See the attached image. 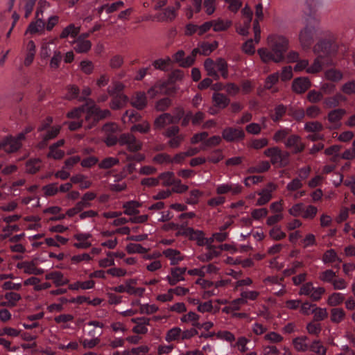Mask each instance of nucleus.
I'll return each instance as SVG.
<instances>
[{
	"label": "nucleus",
	"instance_id": "1",
	"mask_svg": "<svg viewBox=\"0 0 355 355\" xmlns=\"http://www.w3.org/2000/svg\"><path fill=\"white\" fill-rule=\"evenodd\" d=\"M110 115L108 110H101L98 106L94 105L87 108L85 116V125L86 129H91L101 119H105Z\"/></svg>",
	"mask_w": 355,
	"mask_h": 355
},
{
	"label": "nucleus",
	"instance_id": "2",
	"mask_svg": "<svg viewBox=\"0 0 355 355\" xmlns=\"http://www.w3.org/2000/svg\"><path fill=\"white\" fill-rule=\"evenodd\" d=\"M338 49L335 38L331 36L328 38L320 40L313 47V51L320 54L321 57L335 54Z\"/></svg>",
	"mask_w": 355,
	"mask_h": 355
},
{
	"label": "nucleus",
	"instance_id": "3",
	"mask_svg": "<svg viewBox=\"0 0 355 355\" xmlns=\"http://www.w3.org/2000/svg\"><path fill=\"white\" fill-rule=\"evenodd\" d=\"M264 155L270 158L272 164L285 166L288 164L289 153L282 151L279 147L267 148L264 151Z\"/></svg>",
	"mask_w": 355,
	"mask_h": 355
},
{
	"label": "nucleus",
	"instance_id": "4",
	"mask_svg": "<svg viewBox=\"0 0 355 355\" xmlns=\"http://www.w3.org/2000/svg\"><path fill=\"white\" fill-rule=\"evenodd\" d=\"M257 53L263 62L268 63L274 62L275 63L282 62L284 60V55L280 50L275 47L261 48L257 50Z\"/></svg>",
	"mask_w": 355,
	"mask_h": 355
},
{
	"label": "nucleus",
	"instance_id": "5",
	"mask_svg": "<svg viewBox=\"0 0 355 355\" xmlns=\"http://www.w3.org/2000/svg\"><path fill=\"white\" fill-rule=\"evenodd\" d=\"M119 144L125 146L130 152H137L141 149L142 143L136 139L132 133H123L119 137Z\"/></svg>",
	"mask_w": 355,
	"mask_h": 355
},
{
	"label": "nucleus",
	"instance_id": "6",
	"mask_svg": "<svg viewBox=\"0 0 355 355\" xmlns=\"http://www.w3.org/2000/svg\"><path fill=\"white\" fill-rule=\"evenodd\" d=\"M245 136L241 128L227 127L222 131V138L227 142H239L243 140Z\"/></svg>",
	"mask_w": 355,
	"mask_h": 355
},
{
	"label": "nucleus",
	"instance_id": "7",
	"mask_svg": "<svg viewBox=\"0 0 355 355\" xmlns=\"http://www.w3.org/2000/svg\"><path fill=\"white\" fill-rule=\"evenodd\" d=\"M315 29L313 26H307L299 33V41L302 49L310 48L313 42Z\"/></svg>",
	"mask_w": 355,
	"mask_h": 355
},
{
	"label": "nucleus",
	"instance_id": "8",
	"mask_svg": "<svg viewBox=\"0 0 355 355\" xmlns=\"http://www.w3.org/2000/svg\"><path fill=\"white\" fill-rule=\"evenodd\" d=\"M268 47H275L284 55L288 49V40L280 35H271L267 38Z\"/></svg>",
	"mask_w": 355,
	"mask_h": 355
},
{
	"label": "nucleus",
	"instance_id": "9",
	"mask_svg": "<svg viewBox=\"0 0 355 355\" xmlns=\"http://www.w3.org/2000/svg\"><path fill=\"white\" fill-rule=\"evenodd\" d=\"M345 114L346 110L343 108H336L331 110L327 116V119L330 123L329 128L334 130L340 128L341 125L340 121Z\"/></svg>",
	"mask_w": 355,
	"mask_h": 355
},
{
	"label": "nucleus",
	"instance_id": "10",
	"mask_svg": "<svg viewBox=\"0 0 355 355\" xmlns=\"http://www.w3.org/2000/svg\"><path fill=\"white\" fill-rule=\"evenodd\" d=\"M180 234L189 237L190 240L196 241L200 246L205 245V238L202 231L195 230L191 227H186L183 228Z\"/></svg>",
	"mask_w": 355,
	"mask_h": 355
},
{
	"label": "nucleus",
	"instance_id": "11",
	"mask_svg": "<svg viewBox=\"0 0 355 355\" xmlns=\"http://www.w3.org/2000/svg\"><path fill=\"white\" fill-rule=\"evenodd\" d=\"M21 146V142L12 136L6 137L0 141V150H3L8 153L17 151Z\"/></svg>",
	"mask_w": 355,
	"mask_h": 355
},
{
	"label": "nucleus",
	"instance_id": "12",
	"mask_svg": "<svg viewBox=\"0 0 355 355\" xmlns=\"http://www.w3.org/2000/svg\"><path fill=\"white\" fill-rule=\"evenodd\" d=\"M284 145L286 148L293 149V153H299L305 148V145L302 141L301 137L297 135H289L284 141Z\"/></svg>",
	"mask_w": 355,
	"mask_h": 355
},
{
	"label": "nucleus",
	"instance_id": "13",
	"mask_svg": "<svg viewBox=\"0 0 355 355\" xmlns=\"http://www.w3.org/2000/svg\"><path fill=\"white\" fill-rule=\"evenodd\" d=\"M311 86L310 80L306 77L295 78L292 83L293 91L296 94H303Z\"/></svg>",
	"mask_w": 355,
	"mask_h": 355
},
{
	"label": "nucleus",
	"instance_id": "14",
	"mask_svg": "<svg viewBox=\"0 0 355 355\" xmlns=\"http://www.w3.org/2000/svg\"><path fill=\"white\" fill-rule=\"evenodd\" d=\"M310 343L309 338L306 336H297L292 340V345L294 349L301 353L309 352Z\"/></svg>",
	"mask_w": 355,
	"mask_h": 355
},
{
	"label": "nucleus",
	"instance_id": "15",
	"mask_svg": "<svg viewBox=\"0 0 355 355\" xmlns=\"http://www.w3.org/2000/svg\"><path fill=\"white\" fill-rule=\"evenodd\" d=\"M346 101L347 98L343 94L337 92L334 96L325 98L322 104L324 109H331L338 107L340 103Z\"/></svg>",
	"mask_w": 355,
	"mask_h": 355
},
{
	"label": "nucleus",
	"instance_id": "16",
	"mask_svg": "<svg viewBox=\"0 0 355 355\" xmlns=\"http://www.w3.org/2000/svg\"><path fill=\"white\" fill-rule=\"evenodd\" d=\"M187 271L184 267H175L171 269V274L166 277V279L171 286H174L178 282L184 280V275Z\"/></svg>",
	"mask_w": 355,
	"mask_h": 355
},
{
	"label": "nucleus",
	"instance_id": "17",
	"mask_svg": "<svg viewBox=\"0 0 355 355\" xmlns=\"http://www.w3.org/2000/svg\"><path fill=\"white\" fill-rule=\"evenodd\" d=\"M256 19L253 22V29L254 33V41L259 43L260 40L261 29L259 26V21L263 18V6L261 3H258L255 7Z\"/></svg>",
	"mask_w": 355,
	"mask_h": 355
},
{
	"label": "nucleus",
	"instance_id": "18",
	"mask_svg": "<svg viewBox=\"0 0 355 355\" xmlns=\"http://www.w3.org/2000/svg\"><path fill=\"white\" fill-rule=\"evenodd\" d=\"M131 322L136 325L132 331L137 334H146L148 332L147 326L150 324V319L145 317L132 318Z\"/></svg>",
	"mask_w": 355,
	"mask_h": 355
},
{
	"label": "nucleus",
	"instance_id": "19",
	"mask_svg": "<svg viewBox=\"0 0 355 355\" xmlns=\"http://www.w3.org/2000/svg\"><path fill=\"white\" fill-rule=\"evenodd\" d=\"M276 189V186L272 183L268 184V188L261 190L258 192V195L260 196L256 202V205L262 206L267 204L272 198L271 193Z\"/></svg>",
	"mask_w": 355,
	"mask_h": 355
},
{
	"label": "nucleus",
	"instance_id": "20",
	"mask_svg": "<svg viewBox=\"0 0 355 355\" xmlns=\"http://www.w3.org/2000/svg\"><path fill=\"white\" fill-rule=\"evenodd\" d=\"M45 279L52 281L57 287L66 285L69 282V279L65 277L60 271L58 270H54L46 274Z\"/></svg>",
	"mask_w": 355,
	"mask_h": 355
},
{
	"label": "nucleus",
	"instance_id": "21",
	"mask_svg": "<svg viewBox=\"0 0 355 355\" xmlns=\"http://www.w3.org/2000/svg\"><path fill=\"white\" fill-rule=\"evenodd\" d=\"M180 8V3L177 2L175 6L168 7L160 12L157 18L159 21H172L176 17V10Z\"/></svg>",
	"mask_w": 355,
	"mask_h": 355
},
{
	"label": "nucleus",
	"instance_id": "22",
	"mask_svg": "<svg viewBox=\"0 0 355 355\" xmlns=\"http://www.w3.org/2000/svg\"><path fill=\"white\" fill-rule=\"evenodd\" d=\"M45 30V22L43 19H35V21H31L26 30L25 34L31 35H42Z\"/></svg>",
	"mask_w": 355,
	"mask_h": 355
},
{
	"label": "nucleus",
	"instance_id": "23",
	"mask_svg": "<svg viewBox=\"0 0 355 355\" xmlns=\"http://www.w3.org/2000/svg\"><path fill=\"white\" fill-rule=\"evenodd\" d=\"M206 250L205 252L202 253L198 257V259L202 262L209 261L220 254V250H219L218 247L213 245H209V247L206 248Z\"/></svg>",
	"mask_w": 355,
	"mask_h": 355
},
{
	"label": "nucleus",
	"instance_id": "24",
	"mask_svg": "<svg viewBox=\"0 0 355 355\" xmlns=\"http://www.w3.org/2000/svg\"><path fill=\"white\" fill-rule=\"evenodd\" d=\"M242 191V187L239 184H222L217 186L216 191L218 195L225 194L228 192H232V194L236 195L240 193Z\"/></svg>",
	"mask_w": 355,
	"mask_h": 355
},
{
	"label": "nucleus",
	"instance_id": "25",
	"mask_svg": "<svg viewBox=\"0 0 355 355\" xmlns=\"http://www.w3.org/2000/svg\"><path fill=\"white\" fill-rule=\"evenodd\" d=\"M74 50L78 53H87L92 48V42L85 40L83 35H80L74 42Z\"/></svg>",
	"mask_w": 355,
	"mask_h": 355
},
{
	"label": "nucleus",
	"instance_id": "26",
	"mask_svg": "<svg viewBox=\"0 0 355 355\" xmlns=\"http://www.w3.org/2000/svg\"><path fill=\"white\" fill-rule=\"evenodd\" d=\"M141 206V203L136 200H130L123 204V213L130 217L139 214V208Z\"/></svg>",
	"mask_w": 355,
	"mask_h": 355
},
{
	"label": "nucleus",
	"instance_id": "27",
	"mask_svg": "<svg viewBox=\"0 0 355 355\" xmlns=\"http://www.w3.org/2000/svg\"><path fill=\"white\" fill-rule=\"evenodd\" d=\"M169 124H173L172 114L164 113L155 119L153 125L155 129L160 130Z\"/></svg>",
	"mask_w": 355,
	"mask_h": 355
},
{
	"label": "nucleus",
	"instance_id": "28",
	"mask_svg": "<svg viewBox=\"0 0 355 355\" xmlns=\"http://www.w3.org/2000/svg\"><path fill=\"white\" fill-rule=\"evenodd\" d=\"M92 235L89 233H78L76 234L73 237L75 239H76L78 242L75 243L73 244V246L76 248L79 249H87L89 248L92 244L88 241L89 238H91Z\"/></svg>",
	"mask_w": 355,
	"mask_h": 355
},
{
	"label": "nucleus",
	"instance_id": "29",
	"mask_svg": "<svg viewBox=\"0 0 355 355\" xmlns=\"http://www.w3.org/2000/svg\"><path fill=\"white\" fill-rule=\"evenodd\" d=\"M36 53V46L33 40L28 41L26 46V55L24 64L29 66L33 62Z\"/></svg>",
	"mask_w": 355,
	"mask_h": 355
},
{
	"label": "nucleus",
	"instance_id": "30",
	"mask_svg": "<svg viewBox=\"0 0 355 355\" xmlns=\"http://www.w3.org/2000/svg\"><path fill=\"white\" fill-rule=\"evenodd\" d=\"M162 253L170 260L171 265H177L184 259L180 252L175 249L168 248L164 250Z\"/></svg>",
	"mask_w": 355,
	"mask_h": 355
},
{
	"label": "nucleus",
	"instance_id": "31",
	"mask_svg": "<svg viewBox=\"0 0 355 355\" xmlns=\"http://www.w3.org/2000/svg\"><path fill=\"white\" fill-rule=\"evenodd\" d=\"M146 104L147 99L144 92H137L131 98V105L138 110L144 109Z\"/></svg>",
	"mask_w": 355,
	"mask_h": 355
},
{
	"label": "nucleus",
	"instance_id": "32",
	"mask_svg": "<svg viewBox=\"0 0 355 355\" xmlns=\"http://www.w3.org/2000/svg\"><path fill=\"white\" fill-rule=\"evenodd\" d=\"M216 60L214 61L211 58H207L204 62V67L209 76L212 77L215 80L220 78L219 74L216 71Z\"/></svg>",
	"mask_w": 355,
	"mask_h": 355
},
{
	"label": "nucleus",
	"instance_id": "33",
	"mask_svg": "<svg viewBox=\"0 0 355 355\" xmlns=\"http://www.w3.org/2000/svg\"><path fill=\"white\" fill-rule=\"evenodd\" d=\"M309 352H313L315 355H326L327 348L320 340L315 339L311 342Z\"/></svg>",
	"mask_w": 355,
	"mask_h": 355
},
{
	"label": "nucleus",
	"instance_id": "34",
	"mask_svg": "<svg viewBox=\"0 0 355 355\" xmlns=\"http://www.w3.org/2000/svg\"><path fill=\"white\" fill-rule=\"evenodd\" d=\"M212 101L215 106L224 109L230 103V100L223 94L214 93L212 96Z\"/></svg>",
	"mask_w": 355,
	"mask_h": 355
},
{
	"label": "nucleus",
	"instance_id": "35",
	"mask_svg": "<svg viewBox=\"0 0 355 355\" xmlns=\"http://www.w3.org/2000/svg\"><path fill=\"white\" fill-rule=\"evenodd\" d=\"M136 280L135 279H129L125 282V293L129 295H135L138 296H142L145 289L144 288H135L134 286L136 284Z\"/></svg>",
	"mask_w": 355,
	"mask_h": 355
},
{
	"label": "nucleus",
	"instance_id": "36",
	"mask_svg": "<svg viewBox=\"0 0 355 355\" xmlns=\"http://www.w3.org/2000/svg\"><path fill=\"white\" fill-rule=\"evenodd\" d=\"M80 31V28L79 26H76L73 24H70L62 30L60 37L61 39L67 38L69 36L76 37L79 34Z\"/></svg>",
	"mask_w": 355,
	"mask_h": 355
},
{
	"label": "nucleus",
	"instance_id": "37",
	"mask_svg": "<svg viewBox=\"0 0 355 355\" xmlns=\"http://www.w3.org/2000/svg\"><path fill=\"white\" fill-rule=\"evenodd\" d=\"M212 28L215 32L224 31L228 29L231 25L232 21L230 20H223L222 19H217L216 20H211Z\"/></svg>",
	"mask_w": 355,
	"mask_h": 355
},
{
	"label": "nucleus",
	"instance_id": "38",
	"mask_svg": "<svg viewBox=\"0 0 355 355\" xmlns=\"http://www.w3.org/2000/svg\"><path fill=\"white\" fill-rule=\"evenodd\" d=\"M42 166V161L38 159H32L26 164V172L30 174H34L39 171Z\"/></svg>",
	"mask_w": 355,
	"mask_h": 355
},
{
	"label": "nucleus",
	"instance_id": "39",
	"mask_svg": "<svg viewBox=\"0 0 355 355\" xmlns=\"http://www.w3.org/2000/svg\"><path fill=\"white\" fill-rule=\"evenodd\" d=\"M128 101V98L123 94L115 95L112 102L110 107L113 110H117L123 107Z\"/></svg>",
	"mask_w": 355,
	"mask_h": 355
},
{
	"label": "nucleus",
	"instance_id": "40",
	"mask_svg": "<svg viewBox=\"0 0 355 355\" xmlns=\"http://www.w3.org/2000/svg\"><path fill=\"white\" fill-rule=\"evenodd\" d=\"M324 77L327 80L332 82H339L343 79V73L336 69H330L324 72Z\"/></svg>",
	"mask_w": 355,
	"mask_h": 355
},
{
	"label": "nucleus",
	"instance_id": "41",
	"mask_svg": "<svg viewBox=\"0 0 355 355\" xmlns=\"http://www.w3.org/2000/svg\"><path fill=\"white\" fill-rule=\"evenodd\" d=\"M200 316L193 311H189L188 313L183 315L180 318V321L184 323H191L193 327L198 326V320Z\"/></svg>",
	"mask_w": 355,
	"mask_h": 355
},
{
	"label": "nucleus",
	"instance_id": "42",
	"mask_svg": "<svg viewBox=\"0 0 355 355\" xmlns=\"http://www.w3.org/2000/svg\"><path fill=\"white\" fill-rule=\"evenodd\" d=\"M94 282L93 280H87L85 282H76L73 284H71L69 285V288L70 290L76 291L80 288L83 290H87L92 288L94 286Z\"/></svg>",
	"mask_w": 355,
	"mask_h": 355
},
{
	"label": "nucleus",
	"instance_id": "43",
	"mask_svg": "<svg viewBox=\"0 0 355 355\" xmlns=\"http://www.w3.org/2000/svg\"><path fill=\"white\" fill-rule=\"evenodd\" d=\"M216 67L217 72L219 71L223 78L227 79L228 78V64L223 58L216 59Z\"/></svg>",
	"mask_w": 355,
	"mask_h": 355
},
{
	"label": "nucleus",
	"instance_id": "44",
	"mask_svg": "<svg viewBox=\"0 0 355 355\" xmlns=\"http://www.w3.org/2000/svg\"><path fill=\"white\" fill-rule=\"evenodd\" d=\"M4 298L8 301V307L12 308L21 300V296L17 293L8 292L4 295Z\"/></svg>",
	"mask_w": 355,
	"mask_h": 355
},
{
	"label": "nucleus",
	"instance_id": "45",
	"mask_svg": "<svg viewBox=\"0 0 355 355\" xmlns=\"http://www.w3.org/2000/svg\"><path fill=\"white\" fill-rule=\"evenodd\" d=\"M119 163L117 157H108L103 159L99 164L98 167L101 169H109Z\"/></svg>",
	"mask_w": 355,
	"mask_h": 355
},
{
	"label": "nucleus",
	"instance_id": "46",
	"mask_svg": "<svg viewBox=\"0 0 355 355\" xmlns=\"http://www.w3.org/2000/svg\"><path fill=\"white\" fill-rule=\"evenodd\" d=\"M60 126H53L49 129L47 132L42 137V142L40 144L41 147L46 145L49 140L55 138L60 132Z\"/></svg>",
	"mask_w": 355,
	"mask_h": 355
},
{
	"label": "nucleus",
	"instance_id": "47",
	"mask_svg": "<svg viewBox=\"0 0 355 355\" xmlns=\"http://www.w3.org/2000/svg\"><path fill=\"white\" fill-rule=\"evenodd\" d=\"M345 313L343 309L334 308L331 310V320L334 323H340L345 318Z\"/></svg>",
	"mask_w": 355,
	"mask_h": 355
},
{
	"label": "nucleus",
	"instance_id": "48",
	"mask_svg": "<svg viewBox=\"0 0 355 355\" xmlns=\"http://www.w3.org/2000/svg\"><path fill=\"white\" fill-rule=\"evenodd\" d=\"M286 107L283 104L277 105L274 109V113L270 114V118L275 122L279 121L286 114Z\"/></svg>",
	"mask_w": 355,
	"mask_h": 355
},
{
	"label": "nucleus",
	"instance_id": "49",
	"mask_svg": "<svg viewBox=\"0 0 355 355\" xmlns=\"http://www.w3.org/2000/svg\"><path fill=\"white\" fill-rule=\"evenodd\" d=\"M159 181L162 182L163 186L173 185L175 182L174 173L173 172H165L161 173L158 177Z\"/></svg>",
	"mask_w": 355,
	"mask_h": 355
},
{
	"label": "nucleus",
	"instance_id": "50",
	"mask_svg": "<svg viewBox=\"0 0 355 355\" xmlns=\"http://www.w3.org/2000/svg\"><path fill=\"white\" fill-rule=\"evenodd\" d=\"M306 329L309 334L318 336L322 331V326L315 321H311L306 324Z\"/></svg>",
	"mask_w": 355,
	"mask_h": 355
},
{
	"label": "nucleus",
	"instance_id": "51",
	"mask_svg": "<svg viewBox=\"0 0 355 355\" xmlns=\"http://www.w3.org/2000/svg\"><path fill=\"white\" fill-rule=\"evenodd\" d=\"M172 60L169 57L164 59H157L153 62V66L156 69L166 71L168 67L171 64Z\"/></svg>",
	"mask_w": 355,
	"mask_h": 355
},
{
	"label": "nucleus",
	"instance_id": "52",
	"mask_svg": "<svg viewBox=\"0 0 355 355\" xmlns=\"http://www.w3.org/2000/svg\"><path fill=\"white\" fill-rule=\"evenodd\" d=\"M217 47V42H214L213 43L202 42L199 45V48L200 49V54L205 55H209Z\"/></svg>",
	"mask_w": 355,
	"mask_h": 355
},
{
	"label": "nucleus",
	"instance_id": "53",
	"mask_svg": "<svg viewBox=\"0 0 355 355\" xmlns=\"http://www.w3.org/2000/svg\"><path fill=\"white\" fill-rule=\"evenodd\" d=\"M125 85L119 81H113L112 85L107 89V93L110 96L120 94L124 89Z\"/></svg>",
	"mask_w": 355,
	"mask_h": 355
},
{
	"label": "nucleus",
	"instance_id": "54",
	"mask_svg": "<svg viewBox=\"0 0 355 355\" xmlns=\"http://www.w3.org/2000/svg\"><path fill=\"white\" fill-rule=\"evenodd\" d=\"M270 168V164L268 161H262L254 166L250 167L248 173H263Z\"/></svg>",
	"mask_w": 355,
	"mask_h": 355
},
{
	"label": "nucleus",
	"instance_id": "55",
	"mask_svg": "<svg viewBox=\"0 0 355 355\" xmlns=\"http://www.w3.org/2000/svg\"><path fill=\"white\" fill-rule=\"evenodd\" d=\"M313 321L318 322L326 319L328 316L327 311L325 308H320L316 306L313 309Z\"/></svg>",
	"mask_w": 355,
	"mask_h": 355
},
{
	"label": "nucleus",
	"instance_id": "56",
	"mask_svg": "<svg viewBox=\"0 0 355 355\" xmlns=\"http://www.w3.org/2000/svg\"><path fill=\"white\" fill-rule=\"evenodd\" d=\"M322 124L319 121H310L304 125V130L308 132H318L323 130Z\"/></svg>",
	"mask_w": 355,
	"mask_h": 355
},
{
	"label": "nucleus",
	"instance_id": "57",
	"mask_svg": "<svg viewBox=\"0 0 355 355\" xmlns=\"http://www.w3.org/2000/svg\"><path fill=\"white\" fill-rule=\"evenodd\" d=\"M322 57L319 55L314 60L313 63L310 67H307L306 72L308 73H317L322 70Z\"/></svg>",
	"mask_w": 355,
	"mask_h": 355
},
{
	"label": "nucleus",
	"instance_id": "58",
	"mask_svg": "<svg viewBox=\"0 0 355 355\" xmlns=\"http://www.w3.org/2000/svg\"><path fill=\"white\" fill-rule=\"evenodd\" d=\"M345 300V297L342 293H334L329 295L327 304L331 306H336L340 304Z\"/></svg>",
	"mask_w": 355,
	"mask_h": 355
},
{
	"label": "nucleus",
	"instance_id": "59",
	"mask_svg": "<svg viewBox=\"0 0 355 355\" xmlns=\"http://www.w3.org/2000/svg\"><path fill=\"white\" fill-rule=\"evenodd\" d=\"M125 250L128 254H144L147 252V249L144 248L141 244L138 243H129L126 245Z\"/></svg>",
	"mask_w": 355,
	"mask_h": 355
},
{
	"label": "nucleus",
	"instance_id": "60",
	"mask_svg": "<svg viewBox=\"0 0 355 355\" xmlns=\"http://www.w3.org/2000/svg\"><path fill=\"white\" fill-rule=\"evenodd\" d=\"M35 262L32 261H22L17 264V268L22 269L24 272L28 275H32L35 266Z\"/></svg>",
	"mask_w": 355,
	"mask_h": 355
},
{
	"label": "nucleus",
	"instance_id": "61",
	"mask_svg": "<svg viewBox=\"0 0 355 355\" xmlns=\"http://www.w3.org/2000/svg\"><path fill=\"white\" fill-rule=\"evenodd\" d=\"M150 123L144 121L141 123L135 124L132 125L130 128L131 132H135L137 131L141 134H146L148 133L150 131Z\"/></svg>",
	"mask_w": 355,
	"mask_h": 355
},
{
	"label": "nucleus",
	"instance_id": "62",
	"mask_svg": "<svg viewBox=\"0 0 355 355\" xmlns=\"http://www.w3.org/2000/svg\"><path fill=\"white\" fill-rule=\"evenodd\" d=\"M182 330L179 327H174L168 330L165 339L167 342H171L181 338Z\"/></svg>",
	"mask_w": 355,
	"mask_h": 355
},
{
	"label": "nucleus",
	"instance_id": "63",
	"mask_svg": "<svg viewBox=\"0 0 355 355\" xmlns=\"http://www.w3.org/2000/svg\"><path fill=\"white\" fill-rule=\"evenodd\" d=\"M124 62V58L121 55L112 56L109 61V66L112 69H119Z\"/></svg>",
	"mask_w": 355,
	"mask_h": 355
},
{
	"label": "nucleus",
	"instance_id": "64",
	"mask_svg": "<svg viewBox=\"0 0 355 355\" xmlns=\"http://www.w3.org/2000/svg\"><path fill=\"white\" fill-rule=\"evenodd\" d=\"M203 195V193L198 189H193L190 191L189 196L187 198L186 202L191 205H195L198 202L199 198Z\"/></svg>",
	"mask_w": 355,
	"mask_h": 355
}]
</instances>
